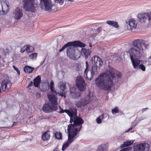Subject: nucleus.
<instances>
[{"label":"nucleus","instance_id":"39448f33","mask_svg":"<svg viewBox=\"0 0 151 151\" xmlns=\"http://www.w3.org/2000/svg\"><path fill=\"white\" fill-rule=\"evenodd\" d=\"M67 130L68 133V140L63 145L62 148L63 151L67 148L74 141L78 131V128H75L72 124L68 125Z\"/></svg>","mask_w":151,"mask_h":151},{"label":"nucleus","instance_id":"4c0bfd02","mask_svg":"<svg viewBox=\"0 0 151 151\" xmlns=\"http://www.w3.org/2000/svg\"><path fill=\"white\" fill-rule=\"evenodd\" d=\"M25 51H26V46H23L20 49V52L21 53H23Z\"/></svg>","mask_w":151,"mask_h":151},{"label":"nucleus","instance_id":"ddd939ff","mask_svg":"<svg viewBox=\"0 0 151 151\" xmlns=\"http://www.w3.org/2000/svg\"><path fill=\"white\" fill-rule=\"evenodd\" d=\"M69 46H73L76 47H84L86 46V45L84 43L79 41H75L73 42H69L63 46L62 48L60 50L59 52H61Z\"/></svg>","mask_w":151,"mask_h":151},{"label":"nucleus","instance_id":"a18cd8bd","mask_svg":"<svg viewBox=\"0 0 151 151\" xmlns=\"http://www.w3.org/2000/svg\"><path fill=\"white\" fill-rule=\"evenodd\" d=\"M32 82H31V83L28 85V87L31 86L32 85Z\"/></svg>","mask_w":151,"mask_h":151},{"label":"nucleus","instance_id":"9b49d317","mask_svg":"<svg viewBox=\"0 0 151 151\" xmlns=\"http://www.w3.org/2000/svg\"><path fill=\"white\" fill-rule=\"evenodd\" d=\"M42 110L45 113L49 112L52 111L56 110L57 112L59 113H63V109L60 106H59V109H57L56 107H54L51 105H50L48 104H45L43 106Z\"/></svg>","mask_w":151,"mask_h":151},{"label":"nucleus","instance_id":"20e7f679","mask_svg":"<svg viewBox=\"0 0 151 151\" xmlns=\"http://www.w3.org/2000/svg\"><path fill=\"white\" fill-rule=\"evenodd\" d=\"M40 5L42 9L48 12L54 10L57 8L58 4L62 5L64 0H54L52 2L51 0H39Z\"/></svg>","mask_w":151,"mask_h":151},{"label":"nucleus","instance_id":"6e6552de","mask_svg":"<svg viewBox=\"0 0 151 151\" xmlns=\"http://www.w3.org/2000/svg\"><path fill=\"white\" fill-rule=\"evenodd\" d=\"M63 112H65L70 117V123H72L73 122L74 125H73L75 128H78V131H79L81 129L82 126L81 125L83 123V120L81 119L78 117L77 116H74L73 117V114L70 111L68 110H65L64 111L63 110Z\"/></svg>","mask_w":151,"mask_h":151},{"label":"nucleus","instance_id":"a211bd4d","mask_svg":"<svg viewBox=\"0 0 151 151\" xmlns=\"http://www.w3.org/2000/svg\"><path fill=\"white\" fill-rule=\"evenodd\" d=\"M90 102V97L89 96H88L86 98H82L79 102L76 103V105L78 107H81L86 105Z\"/></svg>","mask_w":151,"mask_h":151},{"label":"nucleus","instance_id":"473e14b6","mask_svg":"<svg viewBox=\"0 0 151 151\" xmlns=\"http://www.w3.org/2000/svg\"><path fill=\"white\" fill-rule=\"evenodd\" d=\"M49 89V84H48L46 85H44L43 86L42 90L43 91H46L48 90Z\"/></svg>","mask_w":151,"mask_h":151},{"label":"nucleus","instance_id":"4468645a","mask_svg":"<svg viewBox=\"0 0 151 151\" xmlns=\"http://www.w3.org/2000/svg\"><path fill=\"white\" fill-rule=\"evenodd\" d=\"M9 10L8 2L4 0L0 1V14L2 15L6 14Z\"/></svg>","mask_w":151,"mask_h":151},{"label":"nucleus","instance_id":"37998d69","mask_svg":"<svg viewBox=\"0 0 151 151\" xmlns=\"http://www.w3.org/2000/svg\"><path fill=\"white\" fill-rule=\"evenodd\" d=\"M148 109V108H144L142 110V112H143V111H145L147 109Z\"/></svg>","mask_w":151,"mask_h":151},{"label":"nucleus","instance_id":"0eeeda50","mask_svg":"<svg viewBox=\"0 0 151 151\" xmlns=\"http://www.w3.org/2000/svg\"><path fill=\"white\" fill-rule=\"evenodd\" d=\"M24 9L27 11L35 13L39 6L38 0H23Z\"/></svg>","mask_w":151,"mask_h":151},{"label":"nucleus","instance_id":"7ed1b4c3","mask_svg":"<svg viewBox=\"0 0 151 151\" xmlns=\"http://www.w3.org/2000/svg\"><path fill=\"white\" fill-rule=\"evenodd\" d=\"M76 84L79 90L73 88L70 92V97L73 99H77L80 97L81 94L80 91H84L86 89V84L81 76H79L77 77Z\"/></svg>","mask_w":151,"mask_h":151},{"label":"nucleus","instance_id":"f8f14e48","mask_svg":"<svg viewBox=\"0 0 151 151\" xmlns=\"http://www.w3.org/2000/svg\"><path fill=\"white\" fill-rule=\"evenodd\" d=\"M150 148V145L146 142L141 143L133 147L134 151H149Z\"/></svg>","mask_w":151,"mask_h":151},{"label":"nucleus","instance_id":"412c9836","mask_svg":"<svg viewBox=\"0 0 151 151\" xmlns=\"http://www.w3.org/2000/svg\"><path fill=\"white\" fill-rule=\"evenodd\" d=\"M50 137V132L47 131L44 133L42 136V139L44 141L48 140Z\"/></svg>","mask_w":151,"mask_h":151},{"label":"nucleus","instance_id":"5701e85b","mask_svg":"<svg viewBox=\"0 0 151 151\" xmlns=\"http://www.w3.org/2000/svg\"><path fill=\"white\" fill-rule=\"evenodd\" d=\"M34 69V68L29 66H25L24 67V72L27 73H32Z\"/></svg>","mask_w":151,"mask_h":151},{"label":"nucleus","instance_id":"4be33fe9","mask_svg":"<svg viewBox=\"0 0 151 151\" xmlns=\"http://www.w3.org/2000/svg\"><path fill=\"white\" fill-rule=\"evenodd\" d=\"M40 82L41 78L40 76H38L34 80V85L36 87H38L40 84Z\"/></svg>","mask_w":151,"mask_h":151},{"label":"nucleus","instance_id":"ea45409f","mask_svg":"<svg viewBox=\"0 0 151 151\" xmlns=\"http://www.w3.org/2000/svg\"><path fill=\"white\" fill-rule=\"evenodd\" d=\"M97 151H106V150L104 149L102 146H99L98 149Z\"/></svg>","mask_w":151,"mask_h":151},{"label":"nucleus","instance_id":"09e8293b","mask_svg":"<svg viewBox=\"0 0 151 151\" xmlns=\"http://www.w3.org/2000/svg\"><path fill=\"white\" fill-rule=\"evenodd\" d=\"M2 128H6L7 127H2Z\"/></svg>","mask_w":151,"mask_h":151},{"label":"nucleus","instance_id":"58836bf2","mask_svg":"<svg viewBox=\"0 0 151 151\" xmlns=\"http://www.w3.org/2000/svg\"><path fill=\"white\" fill-rule=\"evenodd\" d=\"M107 114H102L100 116H101V118L102 120H103V119L106 118L107 117Z\"/></svg>","mask_w":151,"mask_h":151},{"label":"nucleus","instance_id":"6ab92c4d","mask_svg":"<svg viewBox=\"0 0 151 151\" xmlns=\"http://www.w3.org/2000/svg\"><path fill=\"white\" fill-rule=\"evenodd\" d=\"M11 86V83L8 80H5L3 81L1 84L2 90L5 91L6 90L10 89Z\"/></svg>","mask_w":151,"mask_h":151},{"label":"nucleus","instance_id":"f03ea898","mask_svg":"<svg viewBox=\"0 0 151 151\" xmlns=\"http://www.w3.org/2000/svg\"><path fill=\"white\" fill-rule=\"evenodd\" d=\"M103 73L99 76L95 80L96 86L102 89L110 91L114 83L118 82L121 77V73L113 69L111 72Z\"/></svg>","mask_w":151,"mask_h":151},{"label":"nucleus","instance_id":"72a5a7b5","mask_svg":"<svg viewBox=\"0 0 151 151\" xmlns=\"http://www.w3.org/2000/svg\"><path fill=\"white\" fill-rule=\"evenodd\" d=\"M119 109L118 107H116L115 108L112 109L111 110V112L113 114H115L119 112Z\"/></svg>","mask_w":151,"mask_h":151},{"label":"nucleus","instance_id":"c9c22d12","mask_svg":"<svg viewBox=\"0 0 151 151\" xmlns=\"http://www.w3.org/2000/svg\"><path fill=\"white\" fill-rule=\"evenodd\" d=\"M13 68L16 71L18 76H19L20 74V72L19 70L14 65L13 66Z\"/></svg>","mask_w":151,"mask_h":151},{"label":"nucleus","instance_id":"a878e982","mask_svg":"<svg viewBox=\"0 0 151 151\" xmlns=\"http://www.w3.org/2000/svg\"><path fill=\"white\" fill-rule=\"evenodd\" d=\"M82 52L83 53L86 58H87L88 56L90 54L91 51L89 50H86L84 48L81 49Z\"/></svg>","mask_w":151,"mask_h":151},{"label":"nucleus","instance_id":"393cba45","mask_svg":"<svg viewBox=\"0 0 151 151\" xmlns=\"http://www.w3.org/2000/svg\"><path fill=\"white\" fill-rule=\"evenodd\" d=\"M134 141V140L125 141L123 144L121 145L120 147L122 148L128 146L133 143Z\"/></svg>","mask_w":151,"mask_h":151},{"label":"nucleus","instance_id":"c85d7f7f","mask_svg":"<svg viewBox=\"0 0 151 151\" xmlns=\"http://www.w3.org/2000/svg\"><path fill=\"white\" fill-rule=\"evenodd\" d=\"M34 50V47L30 45H26V51L27 53H30L33 52Z\"/></svg>","mask_w":151,"mask_h":151},{"label":"nucleus","instance_id":"c756f323","mask_svg":"<svg viewBox=\"0 0 151 151\" xmlns=\"http://www.w3.org/2000/svg\"><path fill=\"white\" fill-rule=\"evenodd\" d=\"M138 122H137L136 121H134L132 124L131 127L128 130L125 131V132H128L130 130H131L132 128L136 127L137 124Z\"/></svg>","mask_w":151,"mask_h":151},{"label":"nucleus","instance_id":"f704fd0d","mask_svg":"<svg viewBox=\"0 0 151 151\" xmlns=\"http://www.w3.org/2000/svg\"><path fill=\"white\" fill-rule=\"evenodd\" d=\"M4 61L3 58L0 56V67L4 66Z\"/></svg>","mask_w":151,"mask_h":151},{"label":"nucleus","instance_id":"bb28decb","mask_svg":"<svg viewBox=\"0 0 151 151\" xmlns=\"http://www.w3.org/2000/svg\"><path fill=\"white\" fill-rule=\"evenodd\" d=\"M86 68L84 71V77L85 78L88 79V80H90L89 78L87 76V73H88V71L90 72L89 71L90 70H89L88 69L89 65L88 63V62L87 61L86 62Z\"/></svg>","mask_w":151,"mask_h":151},{"label":"nucleus","instance_id":"2eb2a0df","mask_svg":"<svg viewBox=\"0 0 151 151\" xmlns=\"http://www.w3.org/2000/svg\"><path fill=\"white\" fill-rule=\"evenodd\" d=\"M12 16L14 19L19 20L22 17L23 14L20 9L17 7L13 11Z\"/></svg>","mask_w":151,"mask_h":151},{"label":"nucleus","instance_id":"7c9ffc66","mask_svg":"<svg viewBox=\"0 0 151 151\" xmlns=\"http://www.w3.org/2000/svg\"><path fill=\"white\" fill-rule=\"evenodd\" d=\"M37 53H33L29 55V58L32 60H35L37 58Z\"/></svg>","mask_w":151,"mask_h":151},{"label":"nucleus","instance_id":"423d86ee","mask_svg":"<svg viewBox=\"0 0 151 151\" xmlns=\"http://www.w3.org/2000/svg\"><path fill=\"white\" fill-rule=\"evenodd\" d=\"M91 60L93 66L89 71L90 74V77H89L90 81L95 75L97 74L98 73L99 67L98 68V67H100L103 64V62L101 58L97 56L93 57L91 58Z\"/></svg>","mask_w":151,"mask_h":151},{"label":"nucleus","instance_id":"f257e3e1","mask_svg":"<svg viewBox=\"0 0 151 151\" xmlns=\"http://www.w3.org/2000/svg\"><path fill=\"white\" fill-rule=\"evenodd\" d=\"M132 45L133 47L129 49L128 52L133 68L135 69L139 68L144 71L145 70V67L142 64L139 58L143 57V51L147 46L145 44L144 41L141 39L134 40L132 42Z\"/></svg>","mask_w":151,"mask_h":151},{"label":"nucleus","instance_id":"79ce46f5","mask_svg":"<svg viewBox=\"0 0 151 151\" xmlns=\"http://www.w3.org/2000/svg\"><path fill=\"white\" fill-rule=\"evenodd\" d=\"M148 65H151V55L150 56V58H148Z\"/></svg>","mask_w":151,"mask_h":151},{"label":"nucleus","instance_id":"49530a36","mask_svg":"<svg viewBox=\"0 0 151 151\" xmlns=\"http://www.w3.org/2000/svg\"><path fill=\"white\" fill-rule=\"evenodd\" d=\"M53 151H58L57 149H54Z\"/></svg>","mask_w":151,"mask_h":151},{"label":"nucleus","instance_id":"b1692460","mask_svg":"<svg viewBox=\"0 0 151 151\" xmlns=\"http://www.w3.org/2000/svg\"><path fill=\"white\" fill-rule=\"evenodd\" d=\"M106 23L110 26H112L114 27L118 28L119 27L118 23L116 22L113 21L108 20L106 21Z\"/></svg>","mask_w":151,"mask_h":151},{"label":"nucleus","instance_id":"1a4fd4ad","mask_svg":"<svg viewBox=\"0 0 151 151\" xmlns=\"http://www.w3.org/2000/svg\"><path fill=\"white\" fill-rule=\"evenodd\" d=\"M68 48L67 50V56L70 58L76 60L79 58L81 55V52L78 51L76 47L73 46Z\"/></svg>","mask_w":151,"mask_h":151},{"label":"nucleus","instance_id":"a19ab883","mask_svg":"<svg viewBox=\"0 0 151 151\" xmlns=\"http://www.w3.org/2000/svg\"><path fill=\"white\" fill-rule=\"evenodd\" d=\"M131 149V148L129 147H127L122 150L120 151H129Z\"/></svg>","mask_w":151,"mask_h":151},{"label":"nucleus","instance_id":"aec40b11","mask_svg":"<svg viewBox=\"0 0 151 151\" xmlns=\"http://www.w3.org/2000/svg\"><path fill=\"white\" fill-rule=\"evenodd\" d=\"M60 92L61 93H59V92H58L57 93H58L57 94H58V95L61 96H64V98H65L66 95L65 93V88L66 83L61 82L60 83Z\"/></svg>","mask_w":151,"mask_h":151},{"label":"nucleus","instance_id":"cd10ccee","mask_svg":"<svg viewBox=\"0 0 151 151\" xmlns=\"http://www.w3.org/2000/svg\"><path fill=\"white\" fill-rule=\"evenodd\" d=\"M54 83L53 81L52 80L51 81L50 85H49V88H50V90L51 92L52 93H55V94H57L58 93L55 91L54 89Z\"/></svg>","mask_w":151,"mask_h":151},{"label":"nucleus","instance_id":"de8ad7c7","mask_svg":"<svg viewBox=\"0 0 151 151\" xmlns=\"http://www.w3.org/2000/svg\"><path fill=\"white\" fill-rule=\"evenodd\" d=\"M89 46L90 47H91L92 46H91V44H90L89 45Z\"/></svg>","mask_w":151,"mask_h":151},{"label":"nucleus","instance_id":"2f4dec72","mask_svg":"<svg viewBox=\"0 0 151 151\" xmlns=\"http://www.w3.org/2000/svg\"><path fill=\"white\" fill-rule=\"evenodd\" d=\"M55 137L58 139H62V133L60 132H57L55 134Z\"/></svg>","mask_w":151,"mask_h":151},{"label":"nucleus","instance_id":"f3484780","mask_svg":"<svg viewBox=\"0 0 151 151\" xmlns=\"http://www.w3.org/2000/svg\"><path fill=\"white\" fill-rule=\"evenodd\" d=\"M47 96L51 105L54 107H56V108L58 109V104L56 96L54 95L48 94H47Z\"/></svg>","mask_w":151,"mask_h":151},{"label":"nucleus","instance_id":"dca6fc26","mask_svg":"<svg viewBox=\"0 0 151 151\" xmlns=\"http://www.w3.org/2000/svg\"><path fill=\"white\" fill-rule=\"evenodd\" d=\"M125 26L127 27V29L128 30H131L133 28H136L137 25V21L131 19L128 21L126 22Z\"/></svg>","mask_w":151,"mask_h":151},{"label":"nucleus","instance_id":"c03bdc74","mask_svg":"<svg viewBox=\"0 0 151 151\" xmlns=\"http://www.w3.org/2000/svg\"><path fill=\"white\" fill-rule=\"evenodd\" d=\"M17 124V122H14L13 123V124L12 125V126L13 127L14 126H16Z\"/></svg>","mask_w":151,"mask_h":151},{"label":"nucleus","instance_id":"9d476101","mask_svg":"<svg viewBox=\"0 0 151 151\" xmlns=\"http://www.w3.org/2000/svg\"><path fill=\"white\" fill-rule=\"evenodd\" d=\"M138 20L142 23H146L151 21V11L150 12L141 13L138 15Z\"/></svg>","mask_w":151,"mask_h":151},{"label":"nucleus","instance_id":"e433bc0d","mask_svg":"<svg viewBox=\"0 0 151 151\" xmlns=\"http://www.w3.org/2000/svg\"><path fill=\"white\" fill-rule=\"evenodd\" d=\"M101 116H99L96 119V122L98 124H100L101 123Z\"/></svg>","mask_w":151,"mask_h":151}]
</instances>
